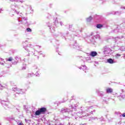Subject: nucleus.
Segmentation results:
<instances>
[{"instance_id": "f257e3e1", "label": "nucleus", "mask_w": 125, "mask_h": 125, "mask_svg": "<svg viewBox=\"0 0 125 125\" xmlns=\"http://www.w3.org/2000/svg\"><path fill=\"white\" fill-rule=\"evenodd\" d=\"M69 102L70 104H69V107H71L72 110L70 109V112H68V114L71 115L73 117V118L75 120H77L78 117H80L81 115H83L81 116V118H83L84 117H87L89 115H93V112L95 113V109L92 110L93 106L86 107L83 109H81V111H77L76 107L78 106V104H76V100L71 99Z\"/></svg>"}, {"instance_id": "f03ea898", "label": "nucleus", "mask_w": 125, "mask_h": 125, "mask_svg": "<svg viewBox=\"0 0 125 125\" xmlns=\"http://www.w3.org/2000/svg\"><path fill=\"white\" fill-rule=\"evenodd\" d=\"M113 28H115L112 31V33H123L125 30V21L124 22L121 23L120 25H114Z\"/></svg>"}, {"instance_id": "7ed1b4c3", "label": "nucleus", "mask_w": 125, "mask_h": 125, "mask_svg": "<svg viewBox=\"0 0 125 125\" xmlns=\"http://www.w3.org/2000/svg\"><path fill=\"white\" fill-rule=\"evenodd\" d=\"M10 0V3H11V8L12 9V10H13L14 12L17 14H19V12L17 11L16 10V8H17L18 6L16 5V4L15 3V1H16L17 2H19V1H20V2H21V3H22L23 1V0Z\"/></svg>"}, {"instance_id": "20e7f679", "label": "nucleus", "mask_w": 125, "mask_h": 125, "mask_svg": "<svg viewBox=\"0 0 125 125\" xmlns=\"http://www.w3.org/2000/svg\"><path fill=\"white\" fill-rule=\"evenodd\" d=\"M12 89L13 91H15V92H16V94H15L13 95V98H14V99H16V98L18 97V95H19V94H23V93H25V91H26L27 90L20 89L16 87H13Z\"/></svg>"}, {"instance_id": "39448f33", "label": "nucleus", "mask_w": 125, "mask_h": 125, "mask_svg": "<svg viewBox=\"0 0 125 125\" xmlns=\"http://www.w3.org/2000/svg\"><path fill=\"white\" fill-rule=\"evenodd\" d=\"M72 25H69V27L68 28V30L69 31H71L73 32V35L75 36V37H74V39H77V37H78V35H76L75 33L76 34H79V33L82 32V30H81V28L80 27H73L72 28Z\"/></svg>"}, {"instance_id": "423d86ee", "label": "nucleus", "mask_w": 125, "mask_h": 125, "mask_svg": "<svg viewBox=\"0 0 125 125\" xmlns=\"http://www.w3.org/2000/svg\"><path fill=\"white\" fill-rule=\"evenodd\" d=\"M120 9L122 10L123 11H112L110 13H108V14H112L113 15H118V16H120L121 14H123V13H125V7L124 6H121L120 7Z\"/></svg>"}, {"instance_id": "0eeeda50", "label": "nucleus", "mask_w": 125, "mask_h": 125, "mask_svg": "<svg viewBox=\"0 0 125 125\" xmlns=\"http://www.w3.org/2000/svg\"><path fill=\"white\" fill-rule=\"evenodd\" d=\"M55 21L53 22L54 25H49V22L47 23L48 25V27H49L50 31L51 33H54L55 32V27L57 26V24H58V21L57 20V18L54 19Z\"/></svg>"}, {"instance_id": "6e6552de", "label": "nucleus", "mask_w": 125, "mask_h": 125, "mask_svg": "<svg viewBox=\"0 0 125 125\" xmlns=\"http://www.w3.org/2000/svg\"><path fill=\"white\" fill-rule=\"evenodd\" d=\"M27 42V41H25L24 42H23V48L27 51L29 52H33L34 51V49H32L34 46L31 44H28L26 46H25V43Z\"/></svg>"}, {"instance_id": "1a4fd4ad", "label": "nucleus", "mask_w": 125, "mask_h": 125, "mask_svg": "<svg viewBox=\"0 0 125 125\" xmlns=\"http://www.w3.org/2000/svg\"><path fill=\"white\" fill-rule=\"evenodd\" d=\"M68 34H69L68 32H67L66 33H63L62 32H58L56 33H54V36L56 38L58 37H61L62 39H65V40H66V37H67V36H68Z\"/></svg>"}, {"instance_id": "9d476101", "label": "nucleus", "mask_w": 125, "mask_h": 125, "mask_svg": "<svg viewBox=\"0 0 125 125\" xmlns=\"http://www.w3.org/2000/svg\"><path fill=\"white\" fill-rule=\"evenodd\" d=\"M45 112H46V108L41 107L35 111V116H40V115H42V114H45Z\"/></svg>"}, {"instance_id": "9b49d317", "label": "nucleus", "mask_w": 125, "mask_h": 125, "mask_svg": "<svg viewBox=\"0 0 125 125\" xmlns=\"http://www.w3.org/2000/svg\"><path fill=\"white\" fill-rule=\"evenodd\" d=\"M74 43L72 45L70 44V47H72V48H74L75 49H77L78 50H80L82 51V49H83V47L79 45V44L77 43V41H74Z\"/></svg>"}, {"instance_id": "f8f14e48", "label": "nucleus", "mask_w": 125, "mask_h": 125, "mask_svg": "<svg viewBox=\"0 0 125 125\" xmlns=\"http://www.w3.org/2000/svg\"><path fill=\"white\" fill-rule=\"evenodd\" d=\"M116 94L117 95V97L119 100H123V99L125 98V90L123 89ZM124 94H125V95H124Z\"/></svg>"}, {"instance_id": "ddd939ff", "label": "nucleus", "mask_w": 125, "mask_h": 125, "mask_svg": "<svg viewBox=\"0 0 125 125\" xmlns=\"http://www.w3.org/2000/svg\"><path fill=\"white\" fill-rule=\"evenodd\" d=\"M97 92L99 95V96H100L101 99L103 100V101H106L107 100V97H106V96H105V93L103 91L97 90Z\"/></svg>"}, {"instance_id": "4468645a", "label": "nucleus", "mask_w": 125, "mask_h": 125, "mask_svg": "<svg viewBox=\"0 0 125 125\" xmlns=\"http://www.w3.org/2000/svg\"><path fill=\"white\" fill-rule=\"evenodd\" d=\"M0 103L3 107L5 109H7V108H8V104H9V102H8V99H6V100H1L0 102Z\"/></svg>"}, {"instance_id": "2eb2a0df", "label": "nucleus", "mask_w": 125, "mask_h": 125, "mask_svg": "<svg viewBox=\"0 0 125 125\" xmlns=\"http://www.w3.org/2000/svg\"><path fill=\"white\" fill-rule=\"evenodd\" d=\"M101 50L104 54H109L111 50V49L107 46H104Z\"/></svg>"}, {"instance_id": "dca6fc26", "label": "nucleus", "mask_w": 125, "mask_h": 125, "mask_svg": "<svg viewBox=\"0 0 125 125\" xmlns=\"http://www.w3.org/2000/svg\"><path fill=\"white\" fill-rule=\"evenodd\" d=\"M71 111L70 110V109L65 107L61 108L60 110V113L61 114H62L63 115H64V114H69V113H70Z\"/></svg>"}, {"instance_id": "f3484780", "label": "nucleus", "mask_w": 125, "mask_h": 125, "mask_svg": "<svg viewBox=\"0 0 125 125\" xmlns=\"http://www.w3.org/2000/svg\"><path fill=\"white\" fill-rule=\"evenodd\" d=\"M19 22H21V24H26L27 23V18L24 17H19L18 18Z\"/></svg>"}, {"instance_id": "a211bd4d", "label": "nucleus", "mask_w": 125, "mask_h": 125, "mask_svg": "<svg viewBox=\"0 0 125 125\" xmlns=\"http://www.w3.org/2000/svg\"><path fill=\"white\" fill-rule=\"evenodd\" d=\"M93 18L95 20L97 21V22H102V16H99L97 15H95L93 17Z\"/></svg>"}, {"instance_id": "6ab92c4d", "label": "nucleus", "mask_w": 125, "mask_h": 125, "mask_svg": "<svg viewBox=\"0 0 125 125\" xmlns=\"http://www.w3.org/2000/svg\"><path fill=\"white\" fill-rule=\"evenodd\" d=\"M97 52L95 51H91L89 53L90 56H91V57H95V56H97Z\"/></svg>"}, {"instance_id": "aec40b11", "label": "nucleus", "mask_w": 125, "mask_h": 125, "mask_svg": "<svg viewBox=\"0 0 125 125\" xmlns=\"http://www.w3.org/2000/svg\"><path fill=\"white\" fill-rule=\"evenodd\" d=\"M119 50L121 51V53L123 55H124V59H125V47L122 46L119 48Z\"/></svg>"}, {"instance_id": "412c9836", "label": "nucleus", "mask_w": 125, "mask_h": 125, "mask_svg": "<svg viewBox=\"0 0 125 125\" xmlns=\"http://www.w3.org/2000/svg\"><path fill=\"white\" fill-rule=\"evenodd\" d=\"M107 63H109V64H114V63H117V62L115 61V60H113V59H108L107 60Z\"/></svg>"}, {"instance_id": "4be33fe9", "label": "nucleus", "mask_w": 125, "mask_h": 125, "mask_svg": "<svg viewBox=\"0 0 125 125\" xmlns=\"http://www.w3.org/2000/svg\"><path fill=\"white\" fill-rule=\"evenodd\" d=\"M118 39L119 40H121V39H124L125 40V34H123V35L121 36H117V37H115V42L117 43V41H118Z\"/></svg>"}, {"instance_id": "5701e85b", "label": "nucleus", "mask_w": 125, "mask_h": 125, "mask_svg": "<svg viewBox=\"0 0 125 125\" xmlns=\"http://www.w3.org/2000/svg\"><path fill=\"white\" fill-rule=\"evenodd\" d=\"M106 93H112L113 92V89L111 87H108L106 89Z\"/></svg>"}, {"instance_id": "b1692460", "label": "nucleus", "mask_w": 125, "mask_h": 125, "mask_svg": "<svg viewBox=\"0 0 125 125\" xmlns=\"http://www.w3.org/2000/svg\"><path fill=\"white\" fill-rule=\"evenodd\" d=\"M93 40H100V35L96 34L92 37Z\"/></svg>"}, {"instance_id": "393cba45", "label": "nucleus", "mask_w": 125, "mask_h": 125, "mask_svg": "<svg viewBox=\"0 0 125 125\" xmlns=\"http://www.w3.org/2000/svg\"><path fill=\"white\" fill-rule=\"evenodd\" d=\"M92 19H93V18H92V17L91 16H90L88 18H87L86 19V22H88L89 23V22H91V20H92Z\"/></svg>"}, {"instance_id": "a878e982", "label": "nucleus", "mask_w": 125, "mask_h": 125, "mask_svg": "<svg viewBox=\"0 0 125 125\" xmlns=\"http://www.w3.org/2000/svg\"><path fill=\"white\" fill-rule=\"evenodd\" d=\"M15 59L18 61V62H19V61H21V57L20 56H15Z\"/></svg>"}, {"instance_id": "bb28decb", "label": "nucleus", "mask_w": 125, "mask_h": 125, "mask_svg": "<svg viewBox=\"0 0 125 125\" xmlns=\"http://www.w3.org/2000/svg\"><path fill=\"white\" fill-rule=\"evenodd\" d=\"M96 27L97 29H101L102 28H103V25L101 24H97L96 25Z\"/></svg>"}, {"instance_id": "cd10ccee", "label": "nucleus", "mask_w": 125, "mask_h": 125, "mask_svg": "<svg viewBox=\"0 0 125 125\" xmlns=\"http://www.w3.org/2000/svg\"><path fill=\"white\" fill-rule=\"evenodd\" d=\"M13 60V58L12 57H10L9 58H7L6 59V61H9L10 62H11Z\"/></svg>"}, {"instance_id": "c85d7f7f", "label": "nucleus", "mask_w": 125, "mask_h": 125, "mask_svg": "<svg viewBox=\"0 0 125 125\" xmlns=\"http://www.w3.org/2000/svg\"><path fill=\"white\" fill-rule=\"evenodd\" d=\"M34 76V73H28L26 76V78H31Z\"/></svg>"}, {"instance_id": "c756f323", "label": "nucleus", "mask_w": 125, "mask_h": 125, "mask_svg": "<svg viewBox=\"0 0 125 125\" xmlns=\"http://www.w3.org/2000/svg\"><path fill=\"white\" fill-rule=\"evenodd\" d=\"M6 85H5V84H4V85H2L1 84H0V89H3V88H5V87H6Z\"/></svg>"}, {"instance_id": "7c9ffc66", "label": "nucleus", "mask_w": 125, "mask_h": 125, "mask_svg": "<svg viewBox=\"0 0 125 125\" xmlns=\"http://www.w3.org/2000/svg\"><path fill=\"white\" fill-rule=\"evenodd\" d=\"M87 67H86V66L85 65H83V67H79V69H80V70H82L83 69V71H84V70H86Z\"/></svg>"}, {"instance_id": "2f4dec72", "label": "nucleus", "mask_w": 125, "mask_h": 125, "mask_svg": "<svg viewBox=\"0 0 125 125\" xmlns=\"http://www.w3.org/2000/svg\"><path fill=\"white\" fill-rule=\"evenodd\" d=\"M6 119L7 120V121L10 122L11 121H12V120H14V118L12 117H7Z\"/></svg>"}, {"instance_id": "473e14b6", "label": "nucleus", "mask_w": 125, "mask_h": 125, "mask_svg": "<svg viewBox=\"0 0 125 125\" xmlns=\"http://www.w3.org/2000/svg\"><path fill=\"white\" fill-rule=\"evenodd\" d=\"M25 122L26 123V124L30 125V123H31V120H27V119H25Z\"/></svg>"}, {"instance_id": "72a5a7b5", "label": "nucleus", "mask_w": 125, "mask_h": 125, "mask_svg": "<svg viewBox=\"0 0 125 125\" xmlns=\"http://www.w3.org/2000/svg\"><path fill=\"white\" fill-rule=\"evenodd\" d=\"M90 120V121H96V120H98V118L97 117H92Z\"/></svg>"}, {"instance_id": "f704fd0d", "label": "nucleus", "mask_w": 125, "mask_h": 125, "mask_svg": "<svg viewBox=\"0 0 125 125\" xmlns=\"http://www.w3.org/2000/svg\"><path fill=\"white\" fill-rule=\"evenodd\" d=\"M46 18H47V19H51V15H50L49 14H47Z\"/></svg>"}, {"instance_id": "c9c22d12", "label": "nucleus", "mask_w": 125, "mask_h": 125, "mask_svg": "<svg viewBox=\"0 0 125 125\" xmlns=\"http://www.w3.org/2000/svg\"><path fill=\"white\" fill-rule=\"evenodd\" d=\"M12 64L13 65H17V64H18V63H19V62L18 61H14V62H12Z\"/></svg>"}, {"instance_id": "e433bc0d", "label": "nucleus", "mask_w": 125, "mask_h": 125, "mask_svg": "<svg viewBox=\"0 0 125 125\" xmlns=\"http://www.w3.org/2000/svg\"><path fill=\"white\" fill-rule=\"evenodd\" d=\"M115 57L116 58L118 59V58H120V57H121V54H116L115 55Z\"/></svg>"}, {"instance_id": "4c0bfd02", "label": "nucleus", "mask_w": 125, "mask_h": 125, "mask_svg": "<svg viewBox=\"0 0 125 125\" xmlns=\"http://www.w3.org/2000/svg\"><path fill=\"white\" fill-rule=\"evenodd\" d=\"M10 84L11 85H15V83H14V81H10L9 82Z\"/></svg>"}, {"instance_id": "58836bf2", "label": "nucleus", "mask_w": 125, "mask_h": 125, "mask_svg": "<svg viewBox=\"0 0 125 125\" xmlns=\"http://www.w3.org/2000/svg\"><path fill=\"white\" fill-rule=\"evenodd\" d=\"M0 61H1V62L3 61V59L2 58H0ZM0 64L3 65H4V63L3 62H0Z\"/></svg>"}, {"instance_id": "ea45409f", "label": "nucleus", "mask_w": 125, "mask_h": 125, "mask_svg": "<svg viewBox=\"0 0 125 125\" xmlns=\"http://www.w3.org/2000/svg\"><path fill=\"white\" fill-rule=\"evenodd\" d=\"M22 70H26V64H23L22 68Z\"/></svg>"}, {"instance_id": "a19ab883", "label": "nucleus", "mask_w": 125, "mask_h": 125, "mask_svg": "<svg viewBox=\"0 0 125 125\" xmlns=\"http://www.w3.org/2000/svg\"><path fill=\"white\" fill-rule=\"evenodd\" d=\"M36 75L37 77H40V71H37V72L36 73Z\"/></svg>"}, {"instance_id": "79ce46f5", "label": "nucleus", "mask_w": 125, "mask_h": 125, "mask_svg": "<svg viewBox=\"0 0 125 125\" xmlns=\"http://www.w3.org/2000/svg\"><path fill=\"white\" fill-rule=\"evenodd\" d=\"M26 31L27 32H32V29H31L30 28H26Z\"/></svg>"}, {"instance_id": "37998d69", "label": "nucleus", "mask_w": 125, "mask_h": 125, "mask_svg": "<svg viewBox=\"0 0 125 125\" xmlns=\"http://www.w3.org/2000/svg\"><path fill=\"white\" fill-rule=\"evenodd\" d=\"M111 3H112L113 4H115L117 3V2H116L115 0H111Z\"/></svg>"}, {"instance_id": "c03bdc74", "label": "nucleus", "mask_w": 125, "mask_h": 125, "mask_svg": "<svg viewBox=\"0 0 125 125\" xmlns=\"http://www.w3.org/2000/svg\"><path fill=\"white\" fill-rule=\"evenodd\" d=\"M33 70H37L38 69V66H37L36 65H34L33 67Z\"/></svg>"}, {"instance_id": "a18cd8bd", "label": "nucleus", "mask_w": 125, "mask_h": 125, "mask_svg": "<svg viewBox=\"0 0 125 125\" xmlns=\"http://www.w3.org/2000/svg\"><path fill=\"white\" fill-rule=\"evenodd\" d=\"M3 8H0V14L2 13V11H3Z\"/></svg>"}, {"instance_id": "49530a36", "label": "nucleus", "mask_w": 125, "mask_h": 125, "mask_svg": "<svg viewBox=\"0 0 125 125\" xmlns=\"http://www.w3.org/2000/svg\"><path fill=\"white\" fill-rule=\"evenodd\" d=\"M37 52H38V54H39V55H42V51H40V52L37 51Z\"/></svg>"}, {"instance_id": "de8ad7c7", "label": "nucleus", "mask_w": 125, "mask_h": 125, "mask_svg": "<svg viewBox=\"0 0 125 125\" xmlns=\"http://www.w3.org/2000/svg\"><path fill=\"white\" fill-rule=\"evenodd\" d=\"M123 117V118H125V113L122 114V115H120V117Z\"/></svg>"}, {"instance_id": "09e8293b", "label": "nucleus", "mask_w": 125, "mask_h": 125, "mask_svg": "<svg viewBox=\"0 0 125 125\" xmlns=\"http://www.w3.org/2000/svg\"><path fill=\"white\" fill-rule=\"evenodd\" d=\"M68 40H70V41H75L74 38H71L70 37H68Z\"/></svg>"}, {"instance_id": "8fccbe9b", "label": "nucleus", "mask_w": 125, "mask_h": 125, "mask_svg": "<svg viewBox=\"0 0 125 125\" xmlns=\"http://www.w3.org/2000/svg\"><path fill=\"white\" fill-rule=\"evenodd\" d=\"M69 117L67 116H63V119H68Z\"/></svg>"}, {"instance_id": "3c124183", "label": "nucleus", "mask_w": 125, "mask_h": 125, "mask_svg": "<svg viewBox=\"0 0 125 125\" xmlns=\"http://www.w3.org/2000/svg\"><path fill=\"white\" fill-rule=\"evenodd\" d=\"M100 1H101V3H103V2H104V1H105V0H100Z\"/></svg>"}, {"instance_id": "603ef678", "label": "nucleus", "mask_w": 125, "mask_h": 125, "mask_svg": "<svg viewBox=\"0 0 125 125\" xmlns=\"http://www.w3.org/2000/svg\"><path fill=\"white\" fill-rule=\"evenodd\" d=\"M60 25L61 26H63V22L62 21L60 22Z\"/></svg>"}, {"instance_id": "864d4df0", "label": "nucleus", "mask_w": 125, "mask_h": 125, "mask_svg": "<svg viewBox=\"0 0 125 125\" xmlns=\"http://www.w3.org/2000/svg\"><path fill=\"white\" fill-rule=\"evenodd\" d=\"M118 125H122V122H118Z\"/></svg>"}, {"instance_id": "5fc2aeb1", "label": "nucleus", "mask_w": 125, "mask_h": 125, "mask_svg": "<svg viewBox=\"0 0 125 125\" xmlns=\"http://www.w3.org/2000/svg\"><path fill=\"white\" fill-rule=\"evenodd\" d=\"M29 8H30V10H32V7H31V6H29Z\"/></svg>"}, {"instance_id": "6e6d98bb", "label": "nucleus", "mask_w": 125, "mask_h": 125, "mask_svg": "<svg viewBox=\"0 0 125 125\" xmlns=\"http://www.w3.org/2000/svg\"><path fill=\"white\" fill-rule=\"evenodd\" d=\"M87 60H90V58H87Z\"/></svg>"}, {"instance_id": "4d7b16f0", "label": "nucleus", "mask_w": 125, "mask_h": 125, "mask_svg": "<svg viewBox=\"0 0 125 125\" xmlns=\"http://www.w3.org/2000/svg\"><path fill=\"white\" fill-rule=\"evenodd\" d=\"M64 124H62V123H60V124H59V125H64Z\"/></svg>"}, {"instance_id": "13d9d810", "label": "nucleus", "mask_w": 125, "mask_h": 125, "mask_svg": "<svg viewBox=\"0 0 125 125\" xmlns=\"http://www.w3.org/2000/svg\"><path fill=\"white\" fill-rule=\"evenodd\" d=\"M2 46H3V45H2L1 44H0V47H2Z\"/></svg>"}, {"instance_id": "bf43d9fd", "label": "nucleus", "mask_w": 125, "mask_h": 125, "mask_svg": "<svg viewBox=\"0 0 125 125\" xmlns=\"http://www.w3.org/2000/svg\"><path fill=\"white\" fill-rule=\"evenodd\" d=\"M87 125V124H81V125Z\"/></svg>"}, {"instance_id": "052dcab7", "label": "nucleus", "mask_w": 125, "mask_h": 125, "mask_svg": "<svg viewBox=\"0 0 125 125\" xmlns=\"http://www.w3.org/2000/svg\"><path fill=\"white\" fill-rule=\"evenodd\" d=\"M102 121H105V119H102Z\"/></svg>"}, {"instance_id": "680f3d73", "label": "nucleus", "mask_w": 125, "mask_h": 125, "mask_svg": "<svg viewBox=\"0 0 125 125\" xmlns=\"http://www.w3.org/2000/svg\"><path fill=\"white\" fill-rule=\"evenodd\" d=\"M13 15H14L12 14L10 16L12 17V16H13Z\"/></svg>"}, {"instance_id": "e2e57ef3", "label": "nucleus", "mask_w": 125, "mask_h": 125, "mask_svg": "<svg viewBox=\"0 0 125 125\" xmlns=\"http://www.w3.org/2000/svg\"><path fill=\"white\" fill-rule=\"evenodd\" d=\"M124 88H125V85H124Z\"/></svg>"}, {"instance_id": "0e129e2a", "label": "nucleus", "mask_w": 125, "mask_h": 125, "mask_svg": "<svg viewBox=\"0 0 125 125\" xmlns=\"http://www.w3.org/2000/svg\"><path fill=\"white\" fill-rule=\"evenodd\" d=\"M95 63H96V64H97V62H95Z\"/></svg>"}, {"instance_id": "69168bd1", "label": "nucleus", "mask_w": 125, "mask_h": 125, "mask_svg": "<svg viewBox=\"0 0 125 125\" xmlns=\"http://www.w3.org/2000/svg\"><path fill=\"white\" fill-rule=\"evenodd\" d=\"M124 41H124V42H125V39H124Z\"/></svg>"}, {"instance_id": "338daca9", "label": "nucleus", "mask_w": 125, "mask_h": 125, "mask_svg": "<svg viewBox=\"0 0 125 125\" xmlns=\"http://www.w3.org/2000/svg\"><path fill=\"white\" fill-rule=\"evenodd\" d=\"M34 55H35V56H36V55H35V53H34Z\"/></svg>"}, {"instance_id": "774afa93", "label": "nucleus", "mask_w": 125, "mask_h": 125, "mask_svg": "<svg viewBox=\"0 0 125 125\" xmlns=\"http://www.w3.org/2000/svg\"><path fill=\"white\" fill-rule=\"evenodd\" d=\"M3 62H4V63H5V62H4V61H3Z\"/></svg>"}]
</instances>
